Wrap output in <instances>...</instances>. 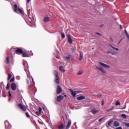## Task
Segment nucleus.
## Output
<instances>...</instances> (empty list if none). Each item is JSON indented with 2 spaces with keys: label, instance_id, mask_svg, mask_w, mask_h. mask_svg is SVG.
<instances>
[{
  "label": "nucleus",
  "instance_id": "1",
  "mask_svg": "<svg viewBox=\"0 0 129 129\" xmlns=\"http://www.w3.org/2000/svg\"><path fill=\"white\" fill-rule=\"evenodd\" d=\"M24 67V70L25 71H26L28 78H29V80H27V83L28 84H29V83L33 82V81H34V79H33V78H32V77L30 76V73L29 72H27L28 70L29 69V66H28V63H25Z\"/></svg>",
  "mask_w": 129,
  "mask_h": 129
},
{
  "label": "nucleus",
  "instance_id": "2",
  "mask_svg": "<svg viewBox=\"0 0 129 129\" xmlns=\"http://www.w3.org/2000/svg\"><path fill=\"white\" fill-rule=\"evenodd\" d=\"M14 12L15 13H18V12H19L20 14H22V15H24V12H23V10H22V9L20 8H18V5H17V4H15L14 5Z\"/></svg>",
  "mask_w": 129,
  "mask_h": 129
},
{
  "label": "nucleus",
  "instance_id": "3",
  "mask_svg": "<svg viewBox=\"0 0 129 129\" xmlns=\"http://www.w3.org/2000/svg\"><path fill=\"white\" fill-rule=\"evenodd\" d=\"M98 63L99 65H100V66H102V67H104L105 68H107L108 69H109V68H110L109 65L106 64L102 62L98 61Z\"/></svg>",
  "mask_w": 129,
  "mask_h": 129
},
{
  "label": "nucleus",
  "instance_id": "4",
  "mask_svg": "<svg viewBox=\"0 0 129 129\" xmlns=\"http://www.w3.org/2000/svg\"><path fill=\"white\" fill-rule=\"evenodd\" d=\"M96 68L97 69V70H99V71H100L102 72V73H103V74H106V71L104 70L103 67H101V66H96Z\"/></svg>",
  "mask_w": 129,
  "mask_h": 129
},
{
  "label": "nucleus",
  "instance_id": "5",
  "mask_svg": "<svg viewBox=\"0 0 129 129\" xmlns=\"http://www.w3.org/2000/svg\"><path fill=\"white\" fill-rule=\"evenodd\" d=\"M5 128L6 129L12 128V125L10 123L9 121H8V120L5 121Z\"/></svg>",
  "mask_w": 129,
  "mask_h": 129
},
{
  "label": "nucleus",
  "instance_id": "6",
  "mask_svg": "<svg viewBox=\"0 0 129 129\" xmlns=\"http://www.w3.org/2000/svg\"><path fill=\"white\" fill-rule=\"evenodd\" d=\"M18 106L19 107V108H20L21 109H22L23 111H26V110L27 109L26 107H25L22 104H18Z\"/></svg>",
  "mask_w": 129,
  "mask_h": 129
},
{
  "label": "nucleus",
  "instance_id": "7",
  "mask_svg": "<svg viewBox=\"0 0 129 129\" xmlns=\"http://www.w3.org/2000/svg\"><path fill=\"white\" fill-rule=\"evenodd\" d=\"M11 89L15 91V90H17V84L13 83L11 84Z\"/></svg>",
  "mask_w": 129,
  "mask_h": 129
},
{
  "label": "nucleus",
  "instance_id": "8",
  "mask_svg": "<svg viewBox=\"0 0 129 129\" xmlns=\"http://www.w3.org/2000/svg\"><path fill=\"white\" fill-rule=\"evenodd\" d=\"M63 99H64V96L60 95L57 97L56 100L58 102H60V101H61V100H63Z\"/></svg>",
  "mask_w": 129,
  "mask_h": 129
},
{
  "label": "nucleus",
  "instance_id": "9",
  "mask_svg": "<svg viewBox=\"0 0 129 129\" xmlns=\"http://www.w3.org/2000/svg\"><path fill=\"white\" fill-rule=\"evenodd\" d=\"M23 50L20 48H17L16 50V54H18V55H20V54H23Z\"/></svg>",
  "mask_w": 129,
  "mask_h": 129
},
{
  "label": "nucleus",
  "instance_id": "10",
  "mask_svg": "<svg viewBox=\"0 0 129 129\" xmlns=\"http://www.w3.org/2000/svg\"><path fill=\"white\" fill-rule=\"evenodd\" d=\"M62 91V88H61L60 86H58L57 89H56V93L57 94H60V93Z\"/></svg>",
  "mask_w": 129,
  "mask_h": 129
},
{
  "label": "nucleus",
  "instance_id": "11",
  "mask_svg": "<svg viewBox=\"0 0 129 129\" xmlns=\"http://www.w3.org/2000/svg\"><path fill=\"white\" fill-rule=\"evenodd\" d=\"M70 92H71V94L72 96H73V97H75V96H76V94H77L76 91H73L71 89H70Z\"/></svg>",
  "mask_w": 129,
  "mask_h": 129
},
{
  "label": "nucleus",
  "instance_id": "12",
  "mask_svg": "<svg viewBox=\"0 0 129 129\" xmlns=\"http://www.w3.org/2000/svg\"><path fill=\"white\" fill-rule=\"evenodd\" d=\"M68 42L69 44H72L73 43V40H72V39L71 37H70V35H68Z\"/></svg>",
  "mask_w": 129,
  "mask_h": 129
},
{
  "label": "nucleus",
  "instance_id": "13",
  "mask_svg": "<svg viewBox=\"0 0 129 129\" xmlns=\"http://www.w3.org/2000/svg\"><path fill=\"white\" fill-rule=\"evenodd\" d=\"M54 82L56 84H59V83H60V78H59V77H55Z\"/></svg>",
  "mask_w": 129,
  "mask_h": 129
},
{
  "label": "nucleus",
  "instance_id": "14",
  "mask_svg": "<svg viewBox=\"0 0 129 129\" xmlns=\"http://www.w3.org/2000/svg\"><path fill=\"white\" fill-rule=\"evenodd\" d=\"M71 123H72L71 120L69 119L68 121L67 126L66 127V129H69V127H70V126H71Z\"/></svg>",
  "mask_w": 129,
  "mask_h": 129
},
{
  "label": "nucleus",
  "instance_id": "15",
  "mask_svg": "<svg viewBox=\"0 0 129 129\" xmlns=\"http://www.w3.org/2000/svg\"><path fill=\"white\" fill-rule=\"evenodd\" d=\"M109 46L111 47V48L113 49V50H115V51H119V49L118 48L115 47L114 46H112L111 44H109Z\"/></svg>",
  "mask_w": 129,
  "mask_h": 129
},
{
  "label": "nucleus",
  "instance_id": "16",
  "mask_svg": "<svg viewBox=\"0 0 129 129\" xmlns=\"http://www.w3.org/2000/svg\"><path fill=\"white\" fill-rule=\"evenodd\" d=\"M113 126H115V127L119 126V122H118L117 121H115L113 122Z\"/></svg>",
  "mask_w": 129,
  "mask_h": 129
},
{
  "label": "nucleus",
  "instance_id": "17",
  "mask_svg": "<svg viewBox=\"0 0 129 129\" xmlns=\"http://www.w3.org/2000/svg\"><path fill=\"white\" fill-rule=\"evenodd\" d=\"M83 99H85V97L84 96H81L77 98L78 100H83Z\"/></svg>",
  "mask_w": 129,
  "mask_h": 129
},
{
  "label": "nucleus",
  "instance_id": "18",
  "mask_svg": "<svg viewBox=\"0 0 129 129\" xmlns=\"http://www.w3.org/2000/svg\"><path fill=\"white\" fill-rule=\"evenodd\" d=\"M91 111H92V113H93L94 114H96V113H97V112H98L99 110H96V109H92Z\"/></svg>",
  "mask_w": 129,
  "mask_h": 129
},
{
  "label": "nucleus",
  "instance_id": "19",
  "mask_svg": "<svg viewBox=\"0 0 129 129\" xmlns=\"http://www.w3.org/2000/svg\"><path fill=\"white\" fill-rule=\"evenodd\" d=\"M82 59H83V52H80V57L79 59V60L80 61H81V60H82Z\"/></svg>",
  "mask_w": 129,
  "mask_h": 129
},
{
  "label": "nucleus",
  "instance_id": "20",
  "mask_svg": "<svg viewBox=\"0 0 129 129\" xmlns=\"http://www.w3.org/2000/svg\"><path fill=\"white\" fill-rule=\"evenodd\" d=\"M5 62L6 64H9V63H10L9 56L6 57Z\"/></svg>",
  "mask_w": 129,
  "mask_h": 129
},
{
  "label": "nucleus",
  "instance_id": "21",
  "mask_svg": "<svg viewBox=\"0 0 129 129\" xmlns=\"http://www.w3.org/2000/svg\"><path fill=\"white\" fill-rule=\"evenodd\" d=\"M59 69L62 72H63V73L65 72V70H64V68H63V67L62 66H59Z\"/></svg>",
  "mask_w": 129,
  "mask_h": 129
},
{
  "label": "nucleus",
  "instance_id": "22",
  "mask_svg": "<svg viewBox=\"0 0 129 129\" xmlns=\"http://www.w3.org/2000/svg\"><path fill=\"white\" fill-rule=\"evenodd\" d=\"M112 122H113V120L112 119H110L108 122V125H109V126H110Z\"/></svg>",
  "mask_w": 129,
  "mask_h": 129
},
{
  "label": "nucleus",
  "instance_id": "23",
  "mask_svg": "<svg viewBox=\"0 0 129 129\" xmlns=\"http://www.w3.org/2000/svg\"><path fill=\"white\" fill-rule=\"evenodd\" d=\"M54 75H55V77H58V71H54L53 72Z\"/></svg>",
  "mask_w": 129,
  "mask_h": 129
},
{
  "label": "nucleus",
  "instance_id": "24",
  "mask_svg": "<svg viewBox=\"0 0 129 129\" xmlns=\"http://www.w3.org/2000/svg\"><path fill=\"white\" fill-rule=\"evenodd\" d=\"M77 74L78 75H82L83 74V71H79Z\"/></svg>",
  "mask_w": 129,
  "mask_h": 129
},
{
  "label": "nucleus",
  "instance_id": "25",
  "mask_svg": "<svg viewBox=\"0 0 129 129\" xmlns=\"http://www.w3.org/2000/svg\"><path fill=\"white\" fill-rule=\"evenodd\" d=\"M22 54H23V57H29L28 53L26 52H23Z\"/></svg>",
  "mask_w": 129,
  "mask_h": 129
},
{
  "label": "nucleus",
  "instance_id": "26",
  "mask_svg": "<svg viewBox=\"0 0 129 129\" xmlns=\"http://www.w3.org/2000/svg\"><path fill=\"white\" fill-rule=\"evenodd\" d=\"M44 22H49V17H45L43 19Z\"/></svg>",
  "mask_w": 129,
  "mask_h": 129
},
{
  "label": "nucleus",
  "instance_id": "27",
  "mask_svg": "<svg viewBox=\"0 0 129 129\" xmlns=\"http://www.w3.org/2000/svg\"><path fill=\"white\" fill-rule=\"evenodd\" d=\"M10 87H11V86L10 85V83H8L7 86H6L7 90L10 89Z\"/></svg>",
  "mask_w": 129,
  "mask_h": 129
},
{
  "label": "nucleus",
  "instance_id": "28",
  "mask_svg": "<svg viewBox=\"0 0 129 129\" xmlns=\"http://www.w3.org/2000/svg\"><path fill=\"white\" fill-rule=\"evenodd\" d=\"M115 105H120V102H119V100H117L115 103Z\"/></svg>",
  "mask_w": 129,
  "mask_h": 129
},
{
  "label": "nucleus",
  "instance_id": "29",
  "mask_svg": "<svg viewBox=\"0 0 129 129\" xmlns=\"http://www.w3.org/2000/svg\"><path fill=\"white\" fill-rule=\"evenodd\" d=\"M65 127V126L63 124H61L60 126H59V129H63Z\"/></svg>",
  "mask_w": 129,
  "mask_h": 129
},
{
  "label": "nucleus",
  "instance_id": "30",
  "mask_svg": "<svg viewBox=\"0 0 129 129\" xmlns=\"http://www.w3.org/2000/svg\"><path fill=\"white\" fill-rule=\"evenodd\" d=\"M33 20H34V18H32L31 17H29V21L31 23V24L32 23V22H33Z\"/></svg>",
  "mask_w": 129,
  "mask_h": 129
},
{
  "label": "nucleus",
  "instance_id": "31",
  "mask_svg": "<svg viewBox=\"0 0 129 129\" xmlns=\"http://www.w3.org/2000/svg\"><path fill=\"white\" fill-rule=\"evenodd\" d=\"M125 33L126 34L128 39H129V35L128 33H127V31H126V30H124Z\"/></svg>",
  "mask_w": 129,
  "mask_h": 129
},
{
  "label": "nucleus",
  "instance_id": "32",
  "mask_svg": "<svg viewBox=\"0 0 129 129\" xmlns=\"http://www.w3.org/2000/svg\"><path fill=\"white\" fill-rule=\"evenodd\" d=\"M35 114H37V115H38L39 116L41 115V113H40L39 111H36L35 112Z\"/></svg>",
  "mask_w": 129,
  "mask_h": 129
},
{
  "label": "nucleus",
  "instance_id": "33",
  "mask_svg": "<svg viewBox=\"0 0 129 129\" xmlns=\"http://www.w3.org/2000/svg\"><path fill=\"white\" fill-rule=\"evenodd\" d=\"M122 117H123V118H126V115H125V114H122L121 115Z\"/></svg>",
  "mask_w": 129,
  "mask_h": 129
},
{
  "label": "nucleus",
  "instance_id": "34",
  "mask_svg": "<svg viewBox=\"0 0 129 129\" xmlns=\"http://www.w3.org/2000/svg\"><path fill=\"white\" fill-rule=\"evenodd\" d=\"M76 50V47H75L72 48V52H75Z\"/></svg>",
  "mask_w": 129,
  "mask_h": 129
},
{
  "label": "nucleus",
  "instance_id": "35",
  "mask_svg": "<svg viewBox=\"0 0 129 129\" xmlns=\"http://www.w3.org/2000/svg\"><path fill=\"white\" fill-rule=\"evenodd\" d=\"M11 78H12V75L11 74H10L8 75V80H10V79H11Z\"/></svg>",
  "mask_w": 129,
  "mask_h": 129
},
{
  "label": "nucleus",
  "instance_id": "36",
  "mask_svg": "<svg viewBox=\"0 0 129 129\" xmlns=\"http://www.w3.org/2000/svg\"><path fill=\"white\" fill-rule=\"evenodd\" d=\"M61 37L64 39L65 38V34L63 33H61Z\"/></svg>",
  "mask_w": 129,
  "mask_h": 129
},
{
  "label": "nucleus",
  "instance_id": "37",
  "mask_svg": "<svg viewBox=\"0 0 129 129\" xmlns=\"http://www.w3.org/2000/svg\"><path fill=\"white\" fill-rule=\"evenodd\" d=\"M71 56H68L66 57V59H67V60H69L70 59H71Z\"/></svg>",
  "mask_w": 129,
  "mask_h": 129
},
{
  "label": "nucleus",
  "instance_id": "38",
  "mask_svg": "<svg viewBox=\"0 0 129 129\" xmlns=\"http://www.w3.org/2000/svg\"><path fill=\"white\" fill-rule=\"evenodd\" d=\"M41 111H42V108L39 107L38 108V112H39L41 113Z\"/></svg>",
  "mask_w": 129,
  "mask_h": 129
},
{
  "label": "nucleus",
  "instance_id": "39",
  "mask_svg": "<svg viewBox=\"0 0 129 129\" xmlns=\"http://www.w3.org/2000/svg\"><path fill=\"white\" fill-rule=\"evenodd\" d=\"M15 81V78H12L10 80V82H14Z\"/></svg>",
  "mask_w": 129,
  "mask_h": 129
},
{
  "label": "nucleus",
  "instance_id": "40",
  "mask_svg": "<svg viewBox=\"0 0 129 129\" xmlns=\"http://www.w3.org/2000/svg\"><path fill=\"white\" fill-rule=\"evenodd\" d=\"M26 116H27V117H30V114H29V113L26 112Z\"/></svg>",
  "mask_w": 129,
  "mask_h": 129
},
{
  "label": "nucleus",
  "instance_id": "41",
  "mask_svg": "<svg viewBox=\"0 0 129 129\" xmlns=\"http://www.w3.org/2000/svg\"><path fill=\"white\" fill-rule=\"evenodd\" d=\"M125 125H126V126H127L128 127H129V123L128 122L125 123Z\"/></svg>",
  "mask_w": 129,
  "mask_h": 129
},
{
  "label": "nucleus",
  "instance_id": "42",
  "mask_svg": "<svg viewBox=\"0 0 129 129\" xmlns=\"http://www.w3.org/2000/svg\"><path fill=\"white\" fill-rule=\"evenodd\" d=\"M31 0H27V3H26V5H29V4L30 3V1Z\"/></svg>",
  "mask_w": 129,
  "mask_h": 129
},
{
  "label": "nucleus",
  "instance_id": "43",
  "mask_svg": "<svg viewBox=\"0 0 129 129\" xmlns=\"http://www.w3.org/2000/svg\"><path fill=\"white\" fill-rule=\"evenodd\" d=\"M96 35H98V36H100V33L99 32H96Z\"/></svg>",
  "mask_w": 129,
  "mask_h": 129
},
{
  "label": "nucleus",
  "instance_id": "44",
  "mask_svg": "<svg viewBox=\"0 0 129 129\" xmlns=\"http://www.w3.org/2000/svg\"><path fill=\"white\" fill-rule=\"evenodd\" d=\"M9 96L11 97L12 96V94H11V92H9Z\"/></svg>",
  "mask_w": 129,
  "mask_h": 129
},
{
  "label": "nucleus",
  "instance_id": "45",
  "mask_svg": "<svg viewBox=\"0 0 129 129\" xmlns=\"http://www.w3.org/2000/svg\"><path fill=\"white\" fill-rule=\"evenodd\" d=\"M111 55H116V53H115V52H111Z\"/></svg>",
  "mask_w": 129,
  "mask_h": 129
},
{
  "label": "nucleus",
  "instance_id": "46",
  "mask_svg": "<svg viewBox=\"0 0 129 129\" xmlns=\"http://www.w3.org/2000/svg\"><path fill=\"white\" fill-rule=\"evenodd\" d=\"M102 27H103V24H102L100 25V28H102Z\"/></svg>",
  "mask_w": 129,
  "mask_h": 129
},
{
  "label": "nucleus",
  "instance_id": "47",
  "mask_svg": "<svg viewBox=\"0 0 129 129\" xmlns=\"http://www.w3.org/2000/svg\"><path fill=\"white\" fill-rule=\"evenodd\" d=\"M104 104V101L102 100V105H103Z\"/></svg>",
  "mask_w": 129,
  "mask_h": 129
},
{
  "label": "nucleus",
  "instance_id": "48",
  "mask_svg": "<svg viewBox=\"0 0 129 129\" xmlns=\"http://www.w3.org/2000/svg\"><path fill=\"white\" fill-rule=\"evenodd\" d=\"M121 41H122V39H121V40L119 41V42H118V45H119V44H120Z\"/></svg>",
  "mask_w": 129,
  "mask_h": 129
},
{
  "label": "nucleus",
  "instance_id": "49",
  "mask_svg": "<svg viewBox=\"0 0 129 129\" xmlns=\"http://www.w3.org/2000/svg\"><path fill=\"white\" fill-rule=\"evenodd\" d=\"M126 107V105H125L124 108H121V109H125V108Z\"/></svg>",
  "mask_w": 129,
  "mask_h": 129
},
{
  "label": "nucleus",
  "instance_id": "50",
  "mask_svg": "<svg viewBox=\"0 0 129 129\" xmlns=\"http://www.w3.org/2000/svg\"><path fill=\"white\" fill-rule=\"evenodd\" d=\"M116 129H122V128L121 127H118Z\"/></svg>",
  "mask_w": 129,
  "mask_h": 129
},
{
  "label": "nucleus",
  "instance_id": "51",
  "mask_svg": "<svg viewBox=\"0 0 129 129\" xmlns=\"http://www.w3.org/2000/svg\"><path fill=\"white\" fill-rule=\"evenodd\" d=\"M112 108H112L111 109H110L109 110H107V111H110V110H111L112 109Z\"/></svg>",
  "mask_w": 129,
  "mask_h": 129
},
{
  "label": "nucleus",
  "instance_id": "52",
  "mask_svg": "<svg viewBox=\"0 0 129 129\" xmlns=\"http://www.w3.org/2000/svg\"><path fill=\"white\" fill-rule=\"evenodd\" d=\"M102 120V118L99 119V121H101Z\"/></svg>",
  "mask_w": 129,
  "mask_h": 129
},
{
  "label": "nucleus",
  "instance_id": "53",
  "mask_svg": "<svg viewBox=\"0 0 129 129\" xmlns=\"http://www.w3.org/2000/svg\"><path fill=\"white\" fill-rule=\"evenodd\" d=\"M107 54H109V53H111V52L110 51H107Z\"/></svg>",
  "mask_w": 129,
  "mask_h": 129
},
{
  "label": "nucleus",
  "instance_id": "54",
  "mask_svg": "<svg viewBox=\"0 0 129 129\" xmlns=\"http://www.w3.org/2000/svg\"><path fill=\"white\" fill-rule=\"evenodd\" d=\"M110 40H111V41H113V39H112V38H110Z\"/></svg>",
  "mask_w": 129,
  "mask_h": 129
},
{
  "label": "nucleus",
  "instance_id": "55",
  "mask_svg": "<svg viewBox=\"0 0 129 129\" xmlns=\"http://www.w3.org/2000/svg\"><path fill=\"white\" fill-rule=\"evenodd\" d=\"M120 29H122L121 25L120 26Z\"/></svg>",
  "mask_w": 129,
  "mask_h": 129
},
{
  "label": "nucleus",
  "instance_id": "56",
  "mask_svg": "<svg viewBox=\"0 0 129 129\" xmlns=\"http://www.w3.org/2000/svg\"><path fill=\"white\" fill-rule=\"evenodd\" d=\"M17 91H20L19 90V89H17Z\"/></svg>",
  "mask_w": 129,
  "mask_h": 129
}]
</instances>
